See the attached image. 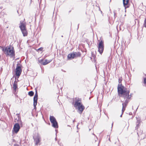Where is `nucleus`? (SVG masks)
<instances>
[{
    "instance_id": "obj_7",
    "label": "nucleus",
    "mask_w": 146,
    "mask_h": 146,
    "mask_svg": "<svg viewBox=\"0 0 146 146\" xmlns=\"http://www.w3.org/2000/svg\"><path fill=\"white\" fill-rule=\"evenodd\" d=\"M80 56V54L79 52H73L68 54V58L69 59H71L76 57L79 56Z\"/></svg>"
},
{
    "instance_id": "obj_3",
    "label": "nucleus",
    "mask_w": 146,
    "mask_h": 146,
    "mask_svg": "<svg viewBox=\"0 0 146 146\" xmlns=\"http://www.w3.org/2000/svg\"><path fill=\"white\" fill-rule=\"evenodd\" d=\"M74 106L76 109L78 110V112L80 114L82 113L84 109V106L82 104L80 99L79 98L75 100Z\"/></svg>"
},
{
    "instance_id": "obj_20",
    "label": "nucleus",
    "mask_w": 146,
    "mask_h": 146,
    "mask_svg": "<svg viewBox=\"0 0 146 146\" xmlns=\"http://www.w3.org/2000/svg\"><path fill=\"white\" fill-rule=\"evenodd\" d=\"M143 26L146 28V18L145 20Z\"/></svg>"
},
{
    "instance_id": "obj_23",
    "label": "nucleus",
    "mask_w": 146,
    "mask_h": 146,
    "mask_svg": "<svg viewBox=\"0 0 146 146\" xmlns=\"http://www.w3.org/2000/svg\"><path fill=\"white\" fill-rule=\"evenodd\" d=\"M123 114H122V113L121 114V115H120V117H122V115Z\"/></svg>"
},
{
    "instance_id": "obj_5",
    "label": "nucleus",
    "mask_w": 146,
    "mask_h": 146,
    "mask_svg": "<svg viewBox=\"0 0 146 146\" xmlns=\"http://www.w3.org/2000/svg\"><path fill=\"white\" fill-rule=\"evenodd\" d=\"M20 125H22V122L20 119L18 121V123H15L14 126L13 128V131L15 133H17L20 129Z\"/></svg>"
},
{
    "instance_id": "obj_12",
    "label": "nucleus",
    "mask_w": 146,
    "mask_h": 146,
    "mask_svg": "<svg viewBox=\"0 0 146 146\" xmlns=\"http://www.w3.org/2000/svg\"><path fill=\"white\" fill-rule=\"evenodd\" d=\"M17 88V82L15 80L13 84V90L14 92H16Z\"/></svg>"
},
{
    "instance_id": "obj_10",
    "label": "nucleus",
    "mask_w": 146,
    "mask_h": 146,
    "mask_svg": "<svg viewBox=\"0 0 146 146\" xmlns=\"http://www.w3.org/2000/svg\"><path fill=\"white\" fill-rule=\"evenodd\" d=\"M34 139L36 142V144L37 145L40 141V135L38 134L36 137L34 138Z\"/></svg>"
},
{
    "instance_id": "obj_9",
    "label": "nucleus",
    "mask_w": 146,
    "mask_h": 146,
    "mask_svg": "<svg viewBox=\"0 0 146 146\" xmlns=\"http://www.w3.org/2000/svg\"><path fill=\"white\" fill-rule=\"evenodd\" d=\"M38 95L37 92H36V93L34 96L33 98V101H34V104L33 105L34 107H35L37 104V102L38 100Z\"/></svg>"
},
{
    "instance_id": "obj_11",
    "label": "nucleus",
    "mask_w": 146,
    "mask_h": 146,
    "mask_svg": "<svg viewBox=\"0 0 146 146\" xmlns=\"http://www.w3.org/2000/svg\"><path fill=\"white\" fill-rule=\"evenodd\" d=\"M129 0H123V5L125 9L128 8L129 6Z\"/></svg>"
},
{
    "instance_id": "obj_25",
    "label": "nucleus",
    "mask_w": 146,
    "mask_h": 146,
    "mask_svg": "<svg viewBox=\"0 0 146 146\" xmlns=\"http://www.w3.org/2000/svg\"><path fill=\"white\" fill-rule=\"evenodd\" d=\"M113 123H112V127L113 126Z\"/></svg>"
},
{
    "instance_id": "obj_19",
    "label": "nucleus",
    "mask_w": 146,
    "mask_h": 146,
    "mask_svg": "<svg viewBox=\"0 0 146 146\" xmlns=\"http://www.w3.org/2000/svg\"><path fill=\"white\" fill-rule=\"evenodd\" d=\"M143 83L144 84V85L146 86V78H144V82Z\"/></svg>"
},
{
    "instance_id": "obj_22",
    "label": "nucleus",
    "mask_w": 146,
    "mask_h": 146,
    "mask_svg": "<svg viewBox=\"0 0 146 146\" xmlns=\"http://www.w3.org/2000/svg\"><path fill=\"white\" fill-rule=\"evenodd\" d=\"M17 116L18 117H19V114H17Z\"/></svg>"
},
{
    "instance_id": "obj_1",
    "label": "nucleus",
    "mask_w": 146,
    "mask_h": 146,
    "mask_svg": "<svg viewBox=\"0 0 146 146\" xmlns=\"http://www.w3.org/2000/svg\"><path fill=\"white\" fill-rule=\"evenodd\" d=\"M130 91L123 86L118 87V93L119 96L123 98L125 102L122 104V114L125 110L126 105L128 102L129 100L131 97V94L129 95Z\"/></svg>"
},
{
    "instance_id": "obj_8",
    "label": "nucleus",
    "mask_w": 146,
    "mask_h": 146,
    "mask_svg": "<svg viewBox=\"0 0 146 146\" xmlns=\"http://www.w3.org/2000/svg\"><path fill=\"white\" fill-rule=\"evenodd\" d=\"M98 51L102 54L104 50V42L101 40L99 43L98 46Z\"/></svg>"
},
{
    "instance_id": "obj_17",
    "label": "nucleus",
    "mask_w": 146,
    "mask_h": 146,
    "mask_svg": "<svg viewBox=\"0 0 146 146\" xmlns=\"http://www.w3.org/2000/svg\"><path fill=\"white\" fill-rule=\"evenodd\" d=\"M34 93L32 91H30L29 92L28 94L30 96H32L33 95Z\"/></svg>"
},
{
    "instance_id": "obj_26",
    "label": "nucleus",
    "mask_w": 146,
    "mask_h": 146,
    "mask_svg": "<svg viewBox=\"0 0 146 146\" xmlns=\"http://www.w3.org/2000/svg\"><path fill=\"white\" fill-rule=\"evenodd\" d=\"M109 140L110 141V139H109Z\"/></svg>"
},
{
    "instance_id": "obj_16",
    "label": "nucleus",
    "mask_w": 146,
    "mask_h": 146,
    "mask_svg": "<svg viewBox=\"0 0 146 146\" xmlns=\"http://www.w3.org/2000/svg\"><path fill=\"white\" fill-rule=\"evenodd\" d=\"M122 81V78L121 77H120V78H119V80H118V82H119V84L118 85V88H117V89H118V86H123V87L125 88V87L123 86H122V84L121 83V82Z\"/></svg>"
},
{
    "instance_id": "obj_6",
    "label": "nucleus",
    "mask_w": 146,
    "mask_h": 146,
    "mask_svg": "<svg viewBox=\"0 0 146 146\" xmlns=\"http://www.w3.org/2000/svg\"><path fill=\"white\" fill-rule=\"evenodd\" d=\"M21 72L22 70L21 67L19 66L18 64H17L15 71V75H16L17 78H18L19 77L21 74ZM16 77H15V78L16 79Z\"/></svg>"
},
{
    "instance_id": "obj_15",
    "label": "nucleus",
    "mask_w": 146,
    "mask_h": 146,
    "mask_svg": "<svg viewBox=\"0 0 146 146\" xmlns=\"http://www.w3.org/2000/svg\"><path fill=\"white\" fill-rule=\"evenodd\" d=\"M52 126L53 127L55 128H58V125L57 122L56 121L52 123Z\"/></svg>"
},
{
    "instance_id": "obj_14",
    "label": "nucleus",
    "mask_w": 146,
    "mask_h": 146,
    "mask_svg": "<svg viewBox=\"0 0 146 146\" xmlns=\"http://www.w3.org/2000/svg\"><path fill=\"white\" fill-rule=\"evenodd\" d=\"M52 61V59L45 60H44V61L43 63V65H46L50 62Z\"/></svg>"
},
{
    "instance_id": "obj_24",
    "label": "nucleus",
    "mask_w": 146,
    "mask_h": 146,
    "mask_svg": "<svg viewBox=\"0 0 146 146\" xmlns=\"http://www.w3.org/2000/svg\"><path fill=\"white\" fill-rule=\"evenodd\" d=\"M74 120L73 121V123H74Z\"/></svg>"
},
{
    "instance_id": "obj_18",
    "label": "nucleus",
    "mask_w": 146,
    "mask_h": 146,
    "mask_svg": "<svg viewBox=\"0 0 146 146\" xmlns=\"http://www.w3.org/2000/svg\"><path fill=\"white\" fill-rule=\"evenodd\" d=\"M38 61L39 63L43 65V63L44 62V60L43 59L39 60H38Z\"/></svg>"
},
{
    "instance_id": "obj_13",
    "label": "nucleus",
    "mask_w": 146,
    "mask_h": 146,
    "mask_svg": "<svg viewBox=\"0 0 146 146\" xmlns=\"http://www.w3.org/2000/svg\"><path fill=\"white\" fill-rule=\"evenodd\" d=\"M50 120L51 123L54 122L56 121L55 118L53 116H50Z\"/></svg>"
},
{
    "instance_id": "obj_21",
    "label": "nucleus",
    "mask_w": 146,
    "mask_h": 146,
    "mask_svg": "<svg viewBox=\"0 0 146 146\" xmlns=\"http://www.w3.org/2000/svg\"><path fill=\"white\" fill-rule=\"evenodd\" d=\"M138 127V124H137L136 126V128L137 129V128Z\"/></svg>"
},
{
    "instance_id": "obj_2",
    "label": "nucleus",
    "mask_w": 146,
    "mask_h": 146,
    "mask_svg": "<svg viewBox=\"0 0 146 146\" xmlns=\"http://www.w3.org/2000/svg\"><path fill=\"white\" fill-rule=\"evenodd\" d=\"M2 50L7 55L14 57L15 52L13 48L11 46L2 48Z\"/></svg>"
},
{
    "instance_id": "obj_4",
    "label": "nucleus",
    "mask_w": 146,
    "mask_h": 146,
    "mask_svg": "<svg viewBox=\"0 0 146 146\" xmlns=\"http://www.w3.org/2000/svg\"><path fill=\"white\" fill-rule=\"evenodd\" d=\"M19 27L20 28L24 36H26L27 35V32L26 29V24L21 21H20Z\"/></svg>"
}]
</instances>
